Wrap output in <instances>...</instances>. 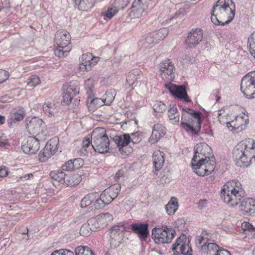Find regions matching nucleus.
I'll return each mask as SVG.
<instances>
[{
	"instance_id": "nucleus-18",
	"label": "nucleus",
	"mask_w": 255,
	"mask_h": 255,
	"mask_svg": "<svg viewBox=\"0 0 255 255\" xmlns=\"http://www.w3.org/2000/svg\"><path fill=\"white\" fill-rule=\"evenodd\" d=\"M43 113L49 118L58 117L60 114V108L58 104L54 102L46 101L42 106Z\"/></svg>"
},
{
	"instance_id": "nucleus-48",
	"label": "nucleus",
	"mask_w": 255,
	"mask_h": 255,
	"mask_svg": "<svg viewBox=\"0 0 255 255\" xmlns=\"http://www.w3.org/2000/svg\"><path fill=\"white\" fill-rule=\"evenodd\" d=\"M92 142V139L91 141L89 138L85 139L82 142V147L80 150V155L81 156H85L88 154V151L87 148L88 147L90 144Z\"/></svg>"
},
{
	"instance_id": "nucleus-61",
	"label": "nucleus",
	"mask_w": 255,
	"mask_h": 255,
	"mask_svg": "<svg viewBox=\"0 0 255 255\" xmlns=\"http://www.w3.org/2000/svg\"><path fill=\"white\" fill-rule=\"evenodd\" d=\"M208 201L207 200H200L198 203V208L202 210L205 208L207 205Z\"/></svg>"
},
{
	"instance_id": "nucleus-26",
	"label": "nucleus",
	"mask_w": 255,
	"mask_h": 255,
	"mask_svg": "<svg viewBox=\"0 0 255 255\" xmlns=\"http://www.w3.org/2000/svg\"><path fill=\"white\" fill-rule=\"evenodd\" d=\"M95 194H89L86 195L81 200L80 206L82 208H87V212H90L94 209L93 203L95 199Z\"/></svg>"
},
{
	"instance_id": "nucleus-12",
	"label": "nucleus",
	"mask_w": 255,
	"mask_h": 255,
	"mask_svg": "<svg viewBox=\"0 0 255 255\" xmlns=\"http://www.w3.org/2000/svg\"><path fill=\"white\" fill-rule=\"evenodd\" d=\"M176 234L175 231L171 227L162 226L155 227L152 230L153 239H173Z\"/></svg>"
},
{
	"instance_id": "nucleus-60",
	"label": "nucleus",
	"mask_w": 255,
	"mask_h": 255,
	"mask_svg": "<svg viewBox=\"0 0 255 255\" xmlns=\"http://www.w3.org/2000/svg\"><path fill=\"white\" fill-rule=\"evenodd\" d=\"M33 175L32 173L26 174L24 175V176L19 177V178L17 180V181H26L28 179H30L31 178H33Z\"/></svg>"
},
{
	"instance_id": "nucleus-23",
	"label": "nucleus",
	"mask_w": 255,
	"mask_h": 255,
	"mask_svg": "<svg viewBox=\"0 0 255 255\" xmlns=\"http://www.w3.org/2000/svg\"><path fill=\"white\" fill-rule=\"evenodd\" d=\"M126 230L125 224L123 222L119 223L113 226L110 230V237L112 239L117 238H122L125 234L124 232Z\"/></svg>"
},
{
	"instance_id": "nucleus-39",
	"label": "nucleus",
	"mask_w": 255,
	"mask_h": 255,
	"mask_svg": "<svg viewBox=\"0 0 255 255\" xmlns=\"http://www.w3.org/2000/svg\"><path fill=\"white\" fill-rule=\"evenodd\" d=\"M99 61L98 57H95L93 61H82L80 65V68L82 70L89 71Z\"/></svg>"
},
{
	"instance_id": "nucleus-4",
	"label": "nucleus",
	"mask_w": 255,
	"mask_h": 255,
	"mask_svg": "<svg viewBox=\"0 0 255 255\" xmlns=\"http://www.w3.org/2000/svg\"><path fill=\"white\" fill-rule=\"evenodd\" d=\"M233 156L237 166H249L255 161V141L251 139L241 141L234 148Z\"/></svg>"
},
{
	"instance_id": "nucleus-3",
	"label": "nucleus",
	"mask_w": 255,
	"mask_h": 255,
	"mask_svg": "<svg viewBox=\"0 0 255 255\" xmlns=\"http://www.w3.org/2000/svg\"><path fill=\"white\" fill-rule=\"evenodd\" d=\"M235 11L232 0H218L212 8L211 20L215 25H224L234 19Z\"/></svg>"
},
{
	"instance_id": "nucleus-5",
	"label": "nucleus",
	"mask_w": 255,
	"mask_h": 255,
	"mask_svg": "<svg viewBox=\"0 0 255 255\" xmlns=\"http://www.w3.org/2000/svg\"><path fill=\"white\" fill-rule=\"evenodd\" d=\"M201 113L200 112L191 109H183L181 127L189 133L197 134L201 128Z\"/></svg>"
},
{
	"instance_id": "nucleus-55",
	"label": "nucleus",
	"mask_w": 255,
	"mask_h": 255,
	"mask_svg": "<svg viewBox=\"0 0 255 255\" xmlns=\"http://www.w3.org/2000/svg\"><path fill=\"white\" fill-rule=\"evenodd\" d=\"M51 255H74L73 252L67 249H61L53 252Z\"/></svg>"
},
{
	"instance_id": "nucleus-38",
	"label": "nucleus",
	"mask_w": 255,
	"mask_h": 255,
	"mask_svg": "<svg viewBox=\"0 0 255 255\" xmlns=\"http://www.w3.org/2000/svg\"><path fill=\"white\" fill-rule=\"evenodd\" d=\"M59 143L58 138L54 137L50 139L46 144L45 147L46 149L51 151L52 153L54 154L57 151Z\"/></svg>"
},
{
	"instance_id": "nucleus-62",
	"label": "nucleus",
	"mask_w": 255,
	"mask_h": 255,
	"mask_svg": "<svg viewBox=\"0 0 255 255\" xmlns=\"http://www.w3.org/2000/svg\"><path fill=\"white\" fill-rule=\"evenodd\" d=\"M8 174V171L4 166H0V177H4Z\"/></svg>"
},
{
	"instance_id": "nucleus-27",
	"label": "nucleus",
	"mask_w": 255,
	"mask_h": 255,
	"mask_svg": "<svg viewBox=\"0 0 255 255\" xmlns=\"http://www.w3.org/2000/svg\"><path fill=\"white\" fill-rule=\"evenodd\" d=\"M164 153L160 150H157L153 153V163L156 171L159 170L164 162Z\"/></svg>"
},
{
	"instance_id": "nucleus-1",
	"label": "nucleus",
	"mask_w": 255,
	"mask_h": 255,
	"mask_svg": "<svg viewBox=\"0 0 255 255\" xmlns=\"http://www.w3.org/2000/svg\"><path fill=\"white\" fill-rule=\"evenodd\" d=\"M221 197L231 207L241 203L239 210L245 216H255V199L244 198V191L239 181L233 180L227 182L221 190Z\"/></svg>"
},
{
	"instance_id": "nucleus-63",
	"label": "nucleus",
	"mask_w": 255,
	"mask_h": 255,
	"mask_svg": "<svg viewBox=\"0 0 255 255\" xmlns=\"http://www.w3.org/2000/svg\"><path fill=\"white\" fill-rule=\"evenodd\" d=\"M132 137H130V142H132L133 144L137 143L141 140V138L135 134L132 133Z\"/></svg>"
},
{
	"instance_id": "nucleus-57",
	"label": "nucleus",
	"mask_w": 255,
	"mask_h": 255,
	"mask_svg": "<svg viewBox=\"0 0 255 255\" xmlns=\"http://www.w3.org/2000/svg\"><path fill=\"white\" fill-rule=\"evenodd\" d=\"M71 160L72 163H73L74 168L75 170L80 168L84 164V161L81 158H77Z\"/></svg>"
},
{
	"instance_id": "nucleus-28",
	"label": "nucleus",
	"mask_w": 255,
	"mask_h": 255,
	"mask_svg": "<svg viewBox=\"0 0 255 255\" xmlns=\"http://www.w3.org/2000/svg\"><path fill=\"white\" fill-rule=\"evenodd\" d=\"M130 137L128 133L123 135L115 136L113 137V140L119 147L120 151H121L122 147L128 145L130 142Z\"/></svg>"
},
{
	"instance_id": "nucleus-17",
	"label": "nucleus",
	"mask_w": 255,
	"mask_h": 255,
	"mask_svg": "<svg viewBox=\"0 0 255 255\" xmlns=\"http://www.w3.org/2000/svg\"><path fill=\"white\" fill-rule=\"evenodd\" d=\"M203 30L199 28L192 29L188 34L185 40L186 44L189 47L197 46L202 40Z\"/></svg>"
},
{
	"instance_id": "nucleus-21",
	"label": "nucleus",
	"mask_w": 255,
	"mask_h": 255,
	"mask_svg": "<svg viewBox=\"0 0 255 255\" xmlns=\"http://www.w3.org/2000/svg\"><path fill=\"white\" fill-rule=\"evenodd\" d=\"M165 134V128L161 124H155L152 128V134L149 141L152 144L154 143L163 137Z\"/></svg>"
},
{
	"instance_id": "nucleus-7",
	"label": "nucleus",
	"mask_w": 255,
	"mask_h": 255,
	"mask_svg": "<svg viewBox=\"0 0 255 255\" xmlns=\"http://www.w3.org/2000/svg\"><path fill=\"white\" fill-rule=\"evenodd\" d=\"M71 36L67 31L59 30L55 34V42L57 47L54 50L56 56L59 58L66 57L71 50L69 45Z\"/></svg>"
},
{
	"instance_id": "nucleus-44",
	"label": "nucleus",
	"mask_w": 255,
	"mask_h": 255,
	"mask_svg": "<svg viewBox=\"0 0 255 255\" xmlns=\"http://www.w3.org/2000/svg\"><path fill=\"white\" fill-rule=\"evenodd\" d=\"M121 189V186L120 184H115L106 190L109 192V194L114 199L118 196Z\"/></svg>"
},
{
	"instance_id": "nucleus-11",
	"label": "nucleus",
	"mask_w": 255,
	"mask_h": 255,
	"mask_svg": "<svg viewBox=\"0 0 255 255\" xmlns=\"http://www.w3.org/2000/svg\"><path fill=\"white\" fill-rule=\"evenodd\" d=\"M46 134H42V136L39 137L30 136L27 139L25 144L21 145V149L26 154H35L40 147L39 141L45 139Z\"/></svg>"
},
{
	"instance_id": "nucleus-9",
	"label": "nucleus",
	"mask_w": 255,
	"mask_h": 255,
	"mask_svg": "<svg viewBox=\"0 0 255 255\" xmlns=\"http://www.w3.org/2000/svg\"><path fill=\"white\" fill-rule=\"evenodd\" d=\"M43 120L37 117H28L25 119V125L30 134H37L40 137L43 134L42 128L44 127Z\"/></svg>"
},
{
	"instance_id": "nucleus-30",
	"label": "nucleus",
	"mask_w": 255,
	"mask_h": 255,
	"mask_svg": "<svg viewBox=\"0 0 255 255\" xmlns=\"http://www.w3.org/2000/svg\"><path fill=\"white\" fill-rule=\"evenodd\" d=\"M96 0H74L75 5L79 9L88 11L94 5Z\"/></svg>"
},
{
	"instance_id": "nucleus-64",
	"label": "nucleus",
	"mask_w": 255,
	"mask_h": 255,
	"mask_svg": "<svg viewBox=\"0 0 255 255\" xmlns=\"http://www.w3.org/2000/svg\"><path fill=\"white\" fill-rule=\"evenodd\" d=\"M111 241L110 244L112 248H117L121 244V242L119 240H111Z\"/></svg>"
},
{
	"instance_id": "nucleus-25",
	"label": "nucleus",
	"mask_w": 255,
	"mask_h": 255,
	"mask_svg": "<svg viewBox=\"0 0 255 255\" xmlns=\"http://www.w3.org/2000/svg\"><path fill=\"white\" fill-rule=\"evenodd\" d=\"M100 225L97 217V218H91L88 220L86 224L82 225L80 230V234H84V231L87 228H89L91 231H95L101 228Z\"/></svg>"
},
{
	"instance_id": "nucleus-58",
	"label": "nucleus",
	"mask_w": 255,
	"mask_h": 255,
	"mask_svg": "<svg viewBox=\"0 0 255 255\" xmlns=\"http://www.w3.org/2000/svg\"><path fill=\"white\" fill-rule=\"evenodd\" d=\"M9 74L7 71L0 69V83L5 82L9 77Z\"/></svg>"
},
{
	"instance_id": "nucleus-16",
	"label": "nucleus",
	"mask_w": 255,
	"mask_h": 255,
	"mask_svg": "<svg viewBox=\"0 0 255 255\" xmlns=\"http://www.w3.org/2000/svg\"><path fill=\"white\" fill-rule=\"evenodd\" d=\"M166 88L169 92L175 97L183 100L186 102L191 101L188 96L184 85H175L173 84L166 85Z\"/></svg>"
},
{
	"instance_id": "nucleus-41",
	"label": "nucleus",
	"mask_w": 255,
	"mask_h": 255,
	"mask_svg": "<svg viewBox=\"0 0 255 255\" xmlns=\"http://www.w3.org/2000/svg\"><path fill=\"white\" fill-rule=\"evenodd\" d=\"M76 255H94L92 250L87 246H78L75 249Z\"/></svg>"
},
{
	"instance_id": "nucleus-24",
	"label": "nucleus",
	"mask_w": 255,
	"mask_h": 255,
	"mask_svg": "<svg viewBox=\"0 0 255 255\" xmlns=\"http://www.w3.org/2000/svg\"><path fill=\"white\" fill-rule=\"evenodd\" d=\"M157 41L152 32L148 33L145 37L139 42L140 48L145 50L153 47L155 44L157 43Z\"/></svg>"
},
{
	"instance_id": "nucleus-37",
	"label": "nucleus",
	"mask_w": 255,
	"mask_h": 255,
	"mask_svg": "<svg viewBox=\"0 0 255 255\" xmlns=\"http://www.w3.org/2000/svg\"><path fill=\"white\" fill-rule=\"evenodd\" d=\"M97 218L102 228L113 220V215L109 213L100 214L97 216Z\"/></svg>"
},
{
	"instance_id": "nucleus-59",
	"label": "nucleus",
	"mask_w": 255,
	"mask_h": 255,
	"mask_svg": "<svg viewBox=\"0 0 255 255\" xmlns=\"http://www.w3.org/2000/svg\"><path fill=\"white\" fill-rule=\"evenodd\" d=\"M95 57H94L92 53H87L82 55V56L81 57V60L82 61H93V59H94V58H95Z\"/></svg>"
},
{
	"instance_id": "nucleus-13",
	"label": "nucleus",
	"mask_w": 255,
	"mask_h": 255,
	"mask_svg": "<svg viewBox=\"0 0 255 255\" xmlns=\"http://www.w3.org/2000/svg\"><path fill=\"white\" fill-rule=\"evenodd\" d=\"M158 68L163 79L171 81L174 78L175 67L170 60L167 59L163 60L159 63Z\"/></svg>"
},
{
	"instance_id": "nucleus-36",
	"label": "nucleus",
	"mask_w": 255,
	"mask_h": 255,
	"mask_svg": "<svg viewBox=\"0 0 255 255\" xmlns=\"http://www.w3.org/2000/svg\"><path fill=\"white\" fill-rule=\"evenodd\" d=\"M217 117L218 121L221 124H226L228 127V125H230V121H232V118L231 115L225 112L224 110H220L218 112Z\"/></svg>"
},
{
	"instance_id": "nucleus-54",
	"label": "nucleus",
	"mask_w": 255,
	"mask_h": 255,
	"mask_svg": "<svg viewBox=\"0 0 255 255\" xmlns=\"http://www.w3.org/2000/svg\"><path fill=\"white\" fill-rule=\"evenodd\" d=\"M100 197L107 205L110 204L114 200L106 189L101 194Z\"/></svg>"
},
{
	"instance_id": "nucleus-56",
	"label": "nucleus",
	"mask_w": 255,
	"mask_h": 255,
	"mask_svg": "<svg viewBox=\"0 0 255 255\" xmlns=\"http://www.w3.org/2000/svg\"><path fill=\"white\" fill-rule=\"evenodd\" d=\"M62 170L63 171H70L75 170L74 168L73 163H72V160L70 159L63 164L62 167Z\"/></svg>"
},
{
	"instance_id": "nucleus-46",
	"label": "nucleus",
	"mask_w": 255,
	"mask_h": 255,
	"mask_svg": "<svg viewBox=\"0 0 255 255\" xmlns=\"http://www.w3.org/2000/svg\"><path fill=\"white\" fill-rule=\"evenodd\" d=\"M167 107L164 103L161 101H156L153 106L155 113H162L166 111Z\"/></svg>"
},
{
	"instance_id": "nucleus-53",
	"label": "nucleus",
	"mask_w": 255,
	"mask_h": 255,
	"mask_svg": "<svg viewBox=\"0 0 255 255\" xmlns=\"http://www.w3.org/2000/svg\"><path fill=\"white\" fill-rule=\"evenodd\" d=\"M85 87L87 92L91 94L93 91L94 87V80L91 78L87 79L85 82Z\"/></svg>"
},
{
	"instance_id": "nucleus-45",
	"label": "nucleus",
	"mask_w": 255,
	"mask_h": 255,
	"mask_svg": "<svg viewBox=\"0 0 255 255\" xmlns=\"http://www.w3.org/2000/svg\"><path fill=\"white\" fill-rule=\"evenodd\" d=\"M53 155L51 151H50L46 147H45L39 153V160L41 162H45L48 158Z\"/></svg>"
},
{
	"instance_id": "nucleus-29",
	"label": "nucleus",
	"mask_w": 255,
	"mask_h": 255,
	"mask_svg": "<svg viewBox=\"0 0 255 255\" xmlns=\"http://www.w3.org/2000/svg\"><path fill=\"white\" fill-rule=\"evenodd\" d=\"M144 11L143 3H140V0H135L133 3L132 9L130 15L134 18L139 17Z\"/></svg>"
},
{
	"instance_id": "nucleus-32",
	"label": "nucleus",
	"mask_w": 255,
	"mask_h": 255,
	"mask_svg": "<svg viewBox=\"0 0 255 255\" xmlns=\"http://www.w3.org/2000/svg\"><path fill=\"white\" fill-rule=\"evenodd\" d=\"M168 116L170 122L175 124L179 122L180 114L177 111L176 106L170 105V108L168 111Z\"/></svg>"
},
{
	"instance_id": "nucleus-35",
	"label": "nucleus",
	"mask_w": 255,
	"mask_h": 255,
	"mask_svg": "<svg viewBox=\"0 0 255 255\" xmlns=\"http://www.w3.org/2000/svg\"><path fill=\"white\" fill-rule=\"evenodd\" d=\"M178 208V203L177 199L175 197H172L165 206V209L168 215L174 214Z\"/></svg>"
},
{
	"instance_id": "nucleus-42",
	"label": "nucleus",
	"mask_w": 255,
	"mask_h": 255,
	"mask_svg": "<svg viewBox=\"0 0 255 255\" xmlns=\"http://www.w3.org/2000/svg\"><path fill=\"white\" fill-rule=\"evenodd\" d=\"M152 33L158 43L159 41L163 40L167 35L168 30L167 28L164 27L160 28L157 31H153Z\"/></svg>"
},
{
	"instance_id": "nucleus-33",
	"label": "nucleus",
	"mask_w": 255,
	"mask_h": 255,
	"mask_svg": "<svg viewBox=\"0 0 255 255\" xmlns=\"http://www.w3.org/2000/svg\"><path fill=\"white\" fill-rule=\"evenodd\" d=\"M141 76V71L138 69L131 70L128 75L126 79L129 86L133 85L137 79Z\"/></svg>"
},
{
	"instance_id": "nucleus-2",
	"label": "nucleus",
	"mask_w": 255,
	"mask_h": 255,
	"mask_svg": "<svg viewBox=\"0 0 255 255\" xmlns=\"http://www.w3.org/2000/svg\"><path fill=\"white\" fill-rule=\"evenodd\" d=\"M210 147L205 143L196 144L191 164L193 171L199 176L207 175L214 171L215 159L211 156Z\"/></svg>"
},
{
	"instance_id": "nucleus-14",
	"label": "nucleus",
	"mask_w": 255,
	"mask_h": 255,
	"mask_svg": "<svg viewBox=\"0 0 255 255\" xmlns=\"http://www.w3.org/2000/svg\"><path fill=\"white\" fill-rule=\"evenodd\" d=\"M189 242L190 240H176L172 249L174 255H191L192 250Z\"/></svg>"
},
{
	"instance_id": "nucleus-20",
	"label": "nucleus",
	"mask_w": 255,
	"mask_h": 255,
	"mask_svg": "<svg viewBox=\"0 0 255 255\" xmlns=\"http://www.w3.org/2000/svg\"><path fill=\"white\" fill-rule=\"evenodd\" d=\"M131 230L140 238L145 239L149 234L148 225L146 223H133L130 226Z\"/></svg>"
},
{
	"instance_id": "nucleus-43",
	"label": "nucleus",
	"mask_w": 255,
	"mask_h": 255,
	"mask_svg": "<svg viewBox=\"0 0 255 255\" xmlns=\"http://www.w3.org/2000/svg\"><path fill=\"white\" fill-rule=\"evenodd\" d=\"M120 10L116 7H115L114 5L112 3L108 8V9L102 15L106 16L108 19H112L115 15H116Z\"/></svg>"
},
{
	"instance_id": "nucleus-49",
	"label": "nucleus",
	"mask_w": 255,
	"mask_h": 255,
	"mask_svg": "<svg viewBox=\"0 0 255 255\" xmlns=\"http://www.w3.org/2000/svg\"><path fill=\"white\" fill-rule=\"evenodd\" d=\"M40 83V80L38 76L36 75L31 76L27 80V86L34 87Z\"/></svg>"
},
{
	"instance_id": "nucleus-19",
	"label": "nucleus",
	"mask_w": 255,
	"mask_h": 255,
	"mask_svg": "<svg viewBox=\"0 0 255 255\" xmlns=\"http://www.w3.org/2000/svg\"><path fill=\"white\" fill-rule=\"evenodd\" d=\"M202 252L207 255H216L220 251V247L215 243L204 242L205 240H197Z\"/></svg>"
},
{
	"instance_id": "nucleus-47",
	"label": "nucleus",
	"mask_w": 255,
	"mask_h": 255,
	"mask_svg": "<svg viewBox=\"0 0 255 255\" xmlns=\"http://www.w3.org/2000/svg\"><path fill=\"white\" fill-rule=\"evenodd\" d=\"M248 44L250 47V52L252 55L255 58V32L249 37Z\"/></svg>"
},
{
	"instance_id": "nucleus-15",
	"label": "nucleus",
	"mask_w": 255,
	"mask_h": 255,
	"mask_svg": "<svg viewBox=\"0 0 255 255\" xmlns=\"http://www.w3.org/2000/svg\"><path fill=\"white\" fill-rule=\"evenodd\" d=\"M79 93V88L74 84H67L65 85L63 88L62 104L69 105L74 97Z\"/></svg>"
},
{
	"instance_id": "nucleus-51",
	"label": "nucleus",
	"mask_w": 255,
	"mask_h": 255,
	"mask_svg": "<svg viewBox=\"0 0 255 255\" xmlns=\"http://www.w3.org/2000/svg\"><path fill=\"white\" fill-rule=\"evenodd\" d=\"M114 99V96L112 92L108 91L105 94V98H104V100L102 102L105 105L111 104Z\"/></svg>"
},
{
	"instance_id": "nucleus-31",
	"label": "nucleus",
	"mask_w": 255,
	"mask_h": 255,
	"mask_svg": "<svg viewBox=\"0 0 255 255\" xmlns=\"http://www.w3.org/2000/svg\"><path fill=\"white\" fill-rule=\"evenodd\" d=\"M241 228L246 237L255 239V227L252 224L248 222H244L242 224Z\"/></svg>"
},
{
	"instance_id": "nucleus-50",
	"label": "nucleus",
	"mask_w": 255,
	"mask_h": 255,
	"mask_svg": "<svg viewBox=\"0 0 255 255\" xmlns=\"http://www.w3.org/2000/svg\"><path fill=\"white\" fill-rule=\"evenodd\" d=\"M130 0H115L113 4L119 10L123 9L129 3Z\"/></svg>"
},
{
	"instance_id": "nucleus-6",
	"label": "nucleus",
	"mask_w": 255,
	"mask_h": 255,
	"mask_svg": "<svg viewBox=\"0 0 255 255\" xmlns=\"http://www.w3.org/2000/svg\"><path fill=\"white\" fill-rule=\"evenodd\" d=\"M91 145L95 151L100 153L109 152L110 141L104 128H98L94 129L91 134Z\"/></svg>"
},
{
	"instance_id": "nucleus-34",
	"label": "nucleus",
	"mask_w": 255,
	"mask_h": 255,
	"mask_svg": "<svg viewBox=\"0 0 255 255\" xmlns=\"http://www.w3.org/2000/svg\"><path fill=\"white\" fill-rule=\"evenodd\" d=\"M81 180V177L78 174L66 175L63 184L67 186H75L78 185Z\"/></svg>"
},
{
	"instance_id": "nucleus-52",
	"label": "nucleus",
	"mask_w": 255,
	"mask_h": 255,
	"mask_svg": "<svg viewBox=\"0 0 255 255\" xmlns=\"http://www.w3.org/2000/svg\"><path fill=\"white\" fill-rule=\"evenodd\" d=\"M93 205L94 206V209H99L104 208L107 204L105 203V201L100 196L99 198H97L95 202H93Z\"/></svg>"
},
{
	"instance_id": "nucleus-8",
	"label": "nucleus",
	"mask_w": 255,
	"mask_h": 255,
	"mask_svg": "<svg viewBox=\"0 0 255 255\" xmlns=\"http://www.w3.org/2000/svg\"><path fill=\"white\" fill-rule=\"evenodd\" d=\"M241 91L248 99L255 98V71L250 72L243 77L241 83Z\"/></svg>"
},
{
	"instance_id": "nucleus-22",
	"label": "nucleus",
	"mask_w": 255,
	"mask_h": 255,
	"mask_svg": "<svg viewBox=\"0 0 255 255\" xmlns=\"http://www.w3.org/2000/svg\"><path fill=\"white\" fill-rule=\"evenodd\" d=\"M25 115V110L23 108L18 107L12 110L8 118V125L9 127L12 126V122H19L22 120Z\"/></svg>"
},
{
	"instance_id": "nucleus-40",
	"label": "nucleus",
	"mask_w": 255,
	"mask_h": 255,
	"mask_svg": "<svg viewBox=\"0 0 255 255\" xmlns=\"http://www.w3.org/2000/svg\"><path fill=\"white\" fill-rule=\"evenodd\" d=\"M50 176L53 180L57 181L61 184H63L64 182L66 174L62 170L61 171H53L50 172Z\"/></svg>"
},
{
	"instance_id": "nucleus-10",
	"label": "nucleus",
	"mask_w": 255,
	"mask_h": 255,
	"mask_svg": "<svg viewBox=\"0 0 255 255\" xmlns=\"http://www.w3.org/2000/svg\"><path fill=\"white\" fill-rule=\"evenodd\" d=\"M249 119L247 115L242 113L236 116L230 125H228V128H231V130L233 132H239L245 129L249 124Z\"/></svg>"
}]
</instances>
